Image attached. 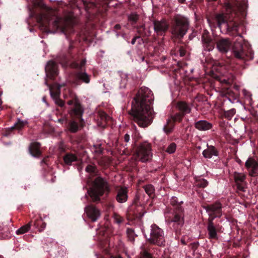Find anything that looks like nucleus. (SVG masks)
<instances>
[{
	"label": "nucleus",
	"instance_id": "11",
	"mask_svg": "<svg viewBox=\"0 0 258 258\" xmlns=\"http://www.w3.org/2000/svg\"><path fill=\"white\" fill-rule=\"evenodd\" d=\"M220 81L223 84V85H225L226 86L225 87H224V90L223 91V96L227 98L231 103L238 102L239 87L237 86H234L233 88L235 90V91H234L231 89L226 87L229 86L231 84V81L223 79H220Z\"/></svg>",
	"mask_w": 258,
	"mask_h": 258
},
{
	"label": "nucleus",
	"instance_id": "10",
	"mask_svg": "<svg viewBox=\"0 0 258 258\" xmlns=\"http://www.w3.org/2000/svg\"><path fill=\"white\" fill-rule=\"evenodd\" d=\"M136 158L142 162L149 161L152 157L151 145L148 142H143L137 148L135 152Z\"/></svg>",
	"mask_w": 258,
	"mask_h": 258
},
{
	"label": "nucleus",
	"instance_id": "31",
	"mask_svg": "<svg viewBox=\"0 0 258 258\" xmlns=\"http://www.w3.org/2000/svg\"><path fill=\"white\" fill-rule=\"evenodd\" d=\"M33 226L36 228L38 229L40 232H41L44 230L46 225V223L43 221V220L41 217H39L33 221Z\"/></svg>",
	"mask_w": 258,
	"mask_h": 258
},
{
	"label": "nucleus",
	"instance_id": "25",
	"mask_svg": "<svg viewBox=\"0 0 258 258\" xmlns=\"http://www.w3.org/2000/svg\"><path fill=\"white\" fill-rule=\"evenodd\" d=\"M202 154L205 158H211L213 156H218L219 152L214 146L207 145V148L203 151Z\"/></svg>",
	"mask_w": 258,
	"mask_h": 258
},
{
	"label": "nucleus",
	"instance_id": "34",
	"mask_svg": "<svg viewBox=\"0 0 258 258\" xmlns=\"http://www.w3.org/2000/svg\"><path fill=\"white\" fill-rule=\"evenodd\" d=\"M52 25L56 29H61L63 32L66 31V27L61 26L60 19L56 17L55 19L52 22Z\"/></svg>",
	"mask_w": 258,
	"mask_h": 258
},
{
	"label": "nucleus",
	"instance_id": "44",
	"mask_svg": "<svg viewBox=\"0 0 258 258\" xmlns=\"http://www.w3.org/2000/svg\"><path fill=\"white\" fill-rule=\"evenodd\" d=\"M121 81L120 86L122 87H125L127 82V75L126 74H121Z\"/></svg>",
	"mask_w": 258,
	"mask_h": 258
},
{
	"label": "nucleus",
	"instance_id": "57",
	"mask_svg": "<svg viewBox=\"0 0 258 258\" xmlns=\"http://www.w3.org/2000/svg\"><path fill=\"white\" fill-rule=\"evenodd\" d=\"M191 37H192V35H190L189 36V38L190 39H191Z\"/></svg>",
	"mask_w": 258,
	"mask_h": 258
},
{
	"label": "nucleus",
	"instance_id": "32",
	"mask_svg": "<svg viewBox=\"0 0 258 258\" xmlns=\"http://www.w3.org/2000/svg\"><path fill=\"white\" fill-rule=\"evenodd\" d=\"M146 193L151 198H154L155 196V189L154 186L151 184H148L143 186Z\"/></svg>",
	"mask_w": 258,
	"mask_h": 258
},
{
	"label": "nucleus",
	"instance_id": "53",
	"mask_svg": "<svg viewBox=\"0 0 258 258\" xmlns=\"http://www.w3.org/2000/svg\"><path fill=\"white\" fill-rule=\"evenodd\" d=\"M180 241H181V243L183 245H186V242L185 241V237L184 236L182 237V238H181Z\"/></svg>",
	"mask_w": 258,
	"mask_h": 258
},
{
	"label": "nucleus",
	"instance_id": "29",
	"mask_svg": "<svg viewBox=\"0 0 258 258\" xmlns=\"http://www.w3.org/2000/svg\"><path fill=\"white\" fill-rule=\"evenodd\" d=\"M80 124V122L77 119H72L69 121L68 124V128L70 132L73 133L77 132L79 128L83 127Z\"/></svg>",
	"mask_w": 258,
	"mask_h": 258
},
{
	"label": "nucleus",
	"instance_id": "2",
	"mask_svg": "<svg viewBox=\"0 0 258 258\" xmlns=\"http://www.w3.org/2000/svg\"><path fill=\"white\" fill-rule=\"evenodd\" d=\"M153 100L152 91L146 87H141L134 98L129 114L141 127H147L153 122L154 118L152 107Z\"/></svg>",
	"mask_w": 258,
	"mask_h": 258
},
{
	"label": "nucleus",
	"instance_id": "12",
	"mask_svg": "<svg viewBox=\"0 0 258 258\" xmlns=\"http://www.w3.org/2000/svg\"><path fill=\"white\" fill-rule=\"evenodd\" d=\"M208 214V219L214 220L216 218H220L222 215V205L219 202H215L211 204H206L202 206Z\"/></svg>",
	"mask_w": 258,
	"mask_h": 258
},
{
	"label": "nucleus",
	"instance_id": "26",
	"mask_svg": "<svg viewBox=\"0 0 258 258\" xmlns=\"http://www.w3.org/2000/svg\"><path fill=\"white\" fill-rule=\"evenodd\" d=\"M63 160L65 165H71L73 162L78 161V158L75 154L67 152L63 155Z\"/></svg>",
	"mask_w": 258,
	"mask_h": 258
},
{
	"label": "nucleus",
	"instance_id": "5",
	"mask_svg": "<svg viewBox=\"0 0 258 258\" xmlns=\"http://www.w3.org/2000/svg\"><path fill=\"white\" fill-rule=\"evenodd\" d=\"M172 208H167L165 213L169 224L172 223V228L175 233L176 239H179V236L183 233V226L184 223V209L182 207V201H179L176 197H172L170 201Z\"/></svg>",
	"mask_w": 258,
	"mask_h": 258
},
{
	"label": "nucleus",
	"instance_id": "20",
	"mask_svg": "<svg viewBox=\"0 0 258 258\" xmlns=\"http://www.w3.org/2000/svg\"><path fill=\"white\" fill-rule=\"evenodd\" d=\"M112 121V118L104 111H99L97 119V124L102 128H105Z\"/></svg>",
	"mask_w": 258,
	"mask_h": 258
},
{
	"label": "nucleus",
	"instance_id": "40",
	"mask_svg": "<svg viewBox=\"0 0 258 258\" xmlns=\"http://www.w3.org/2000/svg\"><path fill=\"white\" fill-rule=\"evenodd\" d=\"M235 113V109L234 108H232L227 111H224V115L226 118L228 119H230Z\"/></svg>",
	"mask_w": 258,
	"mask_h": 258
},
{
	"label": "nucleus",
	"instance_id": "41",
	"mask_svg": "<svg viewBox=\"0 0 258 258\" xmlns=\"http://www.w3.org/2000/svg\"><path fill=\"white\" fill-rule=\"evenodd\" d=\"M176 149V144L175 143H172L168 146L166 150V151L169 154H172L175 152Z\"/></svg>",
	"mask_w": 258,
	"mask_h": 258
},
{
	"label": "nucleus",
	"instance_id": "60",
	"mask_svg": "<svg viewBox=\"0 0 258 258\" xmlns=\"http://www.w3.org/2000/svg\"><path fill=\"white\" fill-rule=\"evenodd\" d=\"M43 161L44 162H45V159H43Z\"/></svg>",
	"mask_w": 258,
	"mask_h": 258
},
{
	"label": "nucleus",
	"instance_id": "17",
	"mask_svg": "<svg viewBox=\"0 0 258 258\" xmlns=\"http://www.w3.org/2000/svg\"><path fill=\"white\" fill-rule=\"evenodd\" d=\"M85 212L92 222L96 221L100 216V211L93 205L87 206L85 208Z\"/></svg>",
	"mask_w": 258,
	"mask_h": 258
},
{
	"label": "nucleus",
	"instance_id": "19",
	"mask_svg": "<svg viewBox=\"0 0 258 258\" xmlns=\"http://www.w3.org/2000/svg\"><path fill=\"white\" fill-rule=\"evenodd\" d=\"M246 7L244 4H241L238 1L235 2L234 5L230 3L227 4V9L232 13V15L233 13L235 16L237 15V12L243 15L245 13Z\"/></svg>",
	"mask_w": 258,
	"mask_h": 258
},
{
	"label": "nucleus",
	"instance_id": "27",
	"mask_svg": "<svg viewBox=\"0 0 258 258\" xmlns=\"http://www.w3.org/2000/svg\"><path fill=\"white\" fill-rule=\"evenodd\" d=\"M40 144L38 142L32 143L29 146L30 153L34 157H38L41 155L40 150Z\"/></svg>",
	"mask_w": 258,
	"mask_h": 258
},
{
	"label": "nucleus",
	"instance_id": "1",
	"mask_svg": "<svg viewBox=\"0 0 258 258\" xmlns=\"http://www.w3.org/2000/svg\"><path fill=\"white\" fill-rule=\"evenodd\" d=\"M215 21L218 27L221 28L222 25H225V28L230 34L238 36L232 45L228 39H220L216 43L218 51L225 54L232 48V53L234 57L244 63L241 66L242 69L246 68L247 64L246 62L253 59L254 52L248 42L238 33L239 24L237 19L228 21L227 16L222 14L216 15Z\"/></svg>",
	"mask_w": 258,
	"mask_h": 258
},
{
	"label": "nucleus",
	"instance_id": "3",
	"mask_svg": "<svg viewBox=\"0 0 258 258\" xmlns=\"http://www.w3.org/2000/svg\"><path fill=\"white\" fill-rule=\"evenodd\" d=\"M74 47L73 44L70 43L68 52L60 54L57 58L58 61L64 67L70 66L72 69L76 70L74 73V84L80 85L82 83L89 84L91 80V75H88L83 69L86 62V59H82L80 63L73 60L74 56L72 51Z\"/></svg>",
	"mask_w": 258,
	"mask_h": 258
},
{
	"label": "nucleus",
	"instance_id": "7",
	"mask_svg": "<svg viewBox=\"0 0 258 258\" xmlns=\"http://www.w3.org/2000/svg\"><path fill=\"white\" fill-rule=\"evenodd\" d=\"M189 27L188 19L183 16H175L171 23V33L177 39H181L187 32Z\"/></svg>",
	"mask_w": 258,
	"mask_h": 258
},
{
	"label": "nucleus",
	"instance_id": "15",
	"mask_svg": "<svg viewBox=\"0 0 258 258\" xmlns=\"http://www.w3.org/2000/svg\"><path fill=\"white\" fill-rule=\"evenodd\" d=\"M115 199L119 203H124L128 199V189L125 186H118L115 189Z\"/></svg>",
	"mask_w": 258,
	"mask_h": 258
},
{
	"label": "nucleus",
	"instance_id": "36",
	"mask_svg": "<svg viewBox=\"0 0 258 258\" xmlns=\"http://www.w3.org/2000/svg\"><path fill=\"white\" fill-rule=\"evenodd\" d=\"M170 123V120H168L167 124L165 125L163 127L164 132L167 135L170 134L172 132L174 126L173 123L169 124Z\"/></svg>",
	"mask_w": 258,
	"mask_h": 258
},
{
	"label": "nucleus",
	"instance_id": "55",
	"mask_svg": "<svg viewBox=\"0 0 258 258\" xmlns=\"http://www.w3.org/2000/svg\"><path fill=\"white\" fill-rule=\"evenodd\" d=\"M121 26L119 24H116L114 27V30H118L120 29Z\"/></svg>",
	"mask_w": 258,
	"mask_h": 258
},
{
	"label": "nucleus",
	"instance_id": "52",
	"mask_svg": "<svg viewBox=\"0 0 258 258\" xmlns=\"http://www.w3.org/2000/svg\"><path fill=\"white\" fill-rule=\"evenodd\" d=\"M140 38V36H136L134 37L133 38V39H132V41H131V43H132L133 45L135 44V43H136V41L137 39H138V38Z\"/></svg>",
	"mask_w": 258,
	"mask_h": 258
},
{
	"label": "nucleus",
	"instance_id": "37",
	"mask_svg": "<svg viewBox=\"0 0 258 258\" xmlns=\"http://www.w3.org/2000/svg\"><path fill=\"white\" fill-rule=\"evenodd\" d=\"M139 16L136 13H131L128 16V20L132 23V25L135 24L139 20Z\"/></svg>",
	"mask_w": 258,
	"mask_h": 258
},
{
	"label": "nucleus",
	"instance_id": "47",
	"mask_svg": "<svg viewBox=\"0 0 258 258\" xmlns=\"http://www.w3.org/2000/svg\"><path fill=\"white\" fill-rule=\"evenodd\" d=\"M113 218H114V220L115 222L117 223V224H120L123 221V218L121 217V216H120L119 215H118L117 214H114Z\"/></svg>",
	"mask_w": 258,
	"mask_h": 258
},
{
	"label": "nucleus",
	"instance_id": "24",
	"mask_svg": "<svg viewBox=\"0 0 258 258\" xmlns=\"http://www.w3.org/2000/svg\"><path fill=\"white\" fill-rule=\"evenodd\" d=\"M195 127L200 131H206L211 129L213 124L205 120H201L195 122Z\"/></svg>",
	"mask_w": 258,
	"mask_h": 258
},
{
	"label": "nucleus",
	"instance_id": "58",
	"mask_svg": "<svg viewBox=\"0 0 258 258\" xmlns=\"http://www.w3.org/2000/svg\"><path fill=\"white\" fill-rule=\"evenodd\" d=\"M201 98H203V99H204V98H205V97H204L203 96H201Z\"/></svg>",
	"mask_w": 258,
	"mask_h": 258
},
{
	"label": "nucleus",
	"instance_id": "22",
	"mask_svg": "<svg viewBox=\"0 0 258 258\" xmlns=\"http://www.w3.org/2000/svg\"><path fill=\"white\" fill-rule=\"evenodd\" d=\"M245 179V176L240 173L235 172L234 174V179L236 185L237 189L241 191H244L245 186L244 182Z\"/></svg>",
	"mask_w": 258,
	"mask_h": 258
},
{
	"label": "nucleus",
	"instance_id": "33",
	"mask_svg": "<svg viewBox=\"0 0 258 258\" xmlns=\"http://www.w3.org/2000/svg\"><path fill=\"white\" fill-rule=\"evenodd\" d=\"M33 220H31L27 224L21 227L16 231V234L18 235L23 234L28 232L31 226H33Z\"/></svg>",
	"mask_w": 258,
	"mask_h": 258
},
{
	"label": "nucleus",
	"instance_id": "46",
	"mask_svg": "<svg viewBox=\"0 0 258 258\" xmlns=\"http://www.w3.org/2000/svg\"><path fill=\"white\" fill-rule=\"evenodd\" d=\"M93 147L94 148V151L96 153L101 154L102 153L103 148L101 147V144L95 145H94Z\"/></svg>",
	"mask_w": 258,
	"mask_h": 258
},
{
	"label": "nucleus",
	"instance_id": "54",
	"mask_svg": "<svg viewBox=\"0 0 258 258\" xmlns=\"http://www.w3.org/2000/svg\"><path fill=\"white\" fill-rule=\"evenodd\" d=\"M111 258H122L120 254H111L110 255Z\"/></svg>",
	"mask_w": 258,
	"mask_h": 258
},
{
	"label": "nucleus",
	"instance_id": "56",
	"mask_svg": "<svg viewBox=\"0 0 258 258\" xmlns=\"http://www.w3.org/2000/svg\"><path fill=\"white\" fill-rule=\"evenodd\" d=\"M178 2L180 4H184L185 2V0H178Z\"/></svg>",
	"mask_w": 258,
	"mask_h": 258
},
{
	"label": "nucleus",
	"instance_id": "59",
	"mask_svg": "<svg viewBox=\"0 0 258 258\" xmlns=\"http://www.w3.org/2000/svg\"><path fill=\"white\" fill-rule=\"evenodd\" d=\"M208 1H211V2H212V1H216V0H208Z\"/></svg>",
	"mask_w": 258,
	"mask_h": 258
},
{
	"label": "nucleus",
	"instance_id": "38",
	"mask_svg": "<svg viewBox=\"0 0 258 258\" xmlns=\"http://www.w3.org/2000/svg\"><path fill=\"white\" fill-rule=\"evenodd\" d=\"M126 234L130 241L134 242L136 236L134 230L132 228H128L126 230Z\"/></svg>",
	"mask_w": 258,
	"mask_h": 258
},
{
	"label": "nucleus",
	"instance_id": "9",
	"mask_svg": "<svg viewBox=\"0 0 258 258\" xmlns=\"http://www.w3.org/2000/svg\"><path fill=\"white\" fill-rule=\"evenodd\" d=\"M146 238L149 243L158 246H164L165 244L163 230L155 224L151 225L149 237Z\"/></svg>",
	"mask_w": 258,
	"mask_h": 258
},
{
	"label": "nucleus",
	"instance_id": "49",
	"mask_svg": "<svg viewBox=\"0 0 258 258\" xmlns=\"http://www.w3.org/2000/svg\"><path fill=\"white\" fill-rule=\"evenodd\" d=\"M55 102L56 104L58 105L59 106L62 107L64 105V102L59 98H57V99L55 100Z\"/></svg>",
	"mask_w": 258,
	"mask_h": 258
},
{
	"label": "nucleus",
	"instance_id": "4",
	"mask_svg": "<svg viewBox=\"0 0 258 258\" xmlns=\"http://www.w3.org/2000/svg\"><path fill=\"white\" fill-rule=\"evenodd\" d=\"M85 170L89 174L90 178L97 176L92 181L87 192L93 202H99L102 196L104 194L107 195L110 192V185L105 178L97 176L98 171L96 166L88 165Z\"/></svg>",
	"mask_w": 258,
	"mask_h": 258
},
{
	"label": "nucleus",
	"instance_id": "28",
	"mask_svg": "<svg viewBox=\"0 0 258 258\" xmlns=\"http://www.w3.org/2000/svg\"><path fill=\"white\" fill-rule=\"evenodd\" d=\"M176 108L179 112L185 115L186 114L189 113L191 111V108L189 105L184 101H179L177 103Z\"/></svg>",
	"mask_w": 258,
	"mask_h": 258
},
{
	"label": "nucleus",
	"instance_id": "39",
	"mask_svg": "<svg viewBox=\"0 0 258 258\" xmlns=\"http://www.w3.org/2000/svg\"><path fill=\"white\" fill-rule=\"evenodd\" d=\"M184 115L180 112H177L174 115L171 116V119L174 122H180L182 121Z\"/></svg>",
	"mask_w": 258,
	"mask_h": 258
},
{
	"label": "nucleus",
	"instance_id": "30",
	"mask_svg": "<svg viewBox=\"0 0 258 258\" xmlns=\"http://www.w3.org/2000/svg\"><path fill=\"white\" fill-rule=\"evenodd\" d=\"M26 122L21 121L20 120H18V122H16L14 126H12L10 128H9L6 131V135H9L13 131L15 130H20L24 127V126L26 125Z\"/></svg>",
	"mask_w": 258,
	"mask_h": 258
},
{
	"label": "nucleus",
	"instance_id": "50",
	"mask_svg": "<svg viewBox=\"0 0 258 258\" xmlns=\"http://www.w3.org/2000/svg\"><path fill=\"white\" fill-rule=\"evenodd\" d=\"M179 55L181 57L184 56L186 53V50L183 47H180L179 49Z\"/></svg>",
	"mask_w": 258,
	"mask_h": 258
},
{
	"label": "nucleus",
	"instance_id": "6",
	"mask_svg": "<svg viewBox=\"0 0 258 258\" xmlns=\"http://www.w3.org/2000/svg\"><path fill=\"white\" fill-rule=\"evenodd\" d=\"M36 10H31L30 16L34 18L45 31L50 30V20L56 15V11L45 5L42 0H34Z\"/></svg>",
	"mask_w": 258,
	"mask_h": 258
},
{
	"label": "nucleus",
	"instance_id": "16",
	"mask_svg": "<svg viewBox=\"0 0 258 258\" xmlns=\"http://www.w3.org/2000/svg\"><path fill=\"white\" fill-rule=\"evenodd\" d=\"M45 72L48 78L54 80L58 74L57 63L52 60L49 61L45 67Z\"/></svg>",
	"mask_w": 258,
	"mask_h": 258
},
{
	"label": "nucleus",
	"instance_id": "42",
	"mask_svg": "<svg viewBox=\"0 0 258 258\" xmlns=\"http://www.w3.org/2000/svg\"><path fill=\"white\" fill-rule=\"evenodd\" d=\"M50 95L51 97L55 100L57 98H59V88H58L56 90L53 91L50 88Z\"/></svg>",
	"mask_w": 258,
	"mask_h": 258
},
{
	"label": "nucleus",
	"instance_id": "8",
	"mask_svg": "<svg viewBox=\"0 0 258 258\" xmlns=\"http://www.w3.org/2000/svg\"><path fill=\"white\" fill-rule=\"evenodd\" d=\"M69 105L72 106L69 110V114L72 119H77L82 126L85 125V121L82 118L84 109L79 99L76 97L69 100L67 102Z\"/></svg>",
	"mask_w": 258,
	"mask_h": 258
},
{
	"label": "nucleus",
	"instance_id": "45",
	"mask_svg": "<svg viewBox=\"0 0 258 258\" xmlns=\"http://www.w3.org/2000/svg\"><path fill=\"white\" fill-rule=\"evenodd\" d=\"M242 93L245 97V100H247L249 103H250V102L252 100L251 97V94L250 93L245 90H243Z\"/></svg>",
	"mask_w": 258,
	"mask_h": 258
},
{
	"label": "nucleus",
	"instance_id": "13",
	"mask_svg": "<svg viewBox=\"0 0 258 258\" xmlns=\"http://www.w3.org/2000/svg\"><path fill=\"white\" fill-rule=\"evenodd\" d=\"M222 226L219 224L215 223L214 220H207V229L208 238L209 240H217L219 238V233L222 232Z\"/></svg>",
	"mask_w": 258,
	"mask_h": 258
},
{
	"label": "nucleus",
	"instance_id": "48",
	"mask_svg": "<svg viewBox=\"0 0 258 258\" xmlns=\"http://www.w3.org/2000/svg\"><path fill=\"white\" fill-rule=\"evenodd\" d=\"M138 29V33L141 36H143L145 33V25H142L140 26H139L137 27Z\"/></svg>",
	"mask_w": 258,
	"mask_h": 258
},
{
	"label": "nucleus",
	"instance_id": "51",
	"mask_svg": "<svg viewBox=\"0 0 258 258\" xmlns=\"http://www.w3.org/2000/svg\"><path fill=\"white\" fill-rule=\"evenodd\" d=\"M130 140V135L128 134H126L124 137H123V141L125 143H127ZM127 144H125V146H126Z\"/></svg>",
	"mask_w": 258,
	"mask_h": 258
},
{
	"label": "nucleus",
	"instance_id": "21",
	"mask_svg": "<svg viewBox=\"0 0 258 258\" xmlns=\"http://www.w3.org/2000/svg\"><path fill=\"white\" fill-rule=\"evenodd\" d=\"M202 40L203 46L206 50L210 51L215 47V42L212 38L205 32L202 35Z\"/></svg>",
	"mask_w": 258,
	"mask_h": 258
},
{
	"label": "nucleus",
	"instance_id": "14",
	"mask_svg": "<svg viewBox=\"0 0 258 258\" xmlns=\"http://www.w3.org/2000/svg\"><path fill=\"white\" fill-rule=\"evenodd\" d=\"M154 30L158 36H164L169 27V25L166 19L155 20L153 22Z\"/></svg>",
	"mask_w": 258,
	"mask_h": 258
},
{
	"label": "nucleus",
	"instance_id": "23",
	"mask_svg": "<svg viewBox=\"0 0 258 258\" xmlns=\"http://www.w3.org/2000/svg\"><path fill=\"white\" fill-rule=\"evenodd\" d=\"M85 11L89 14H93L97 11V5L94 2L80 0Z\"/></svg>",
	"mask_w": 258,
	"mask_h": 258
},
{
	"label": "nucleus",
	"instance_id": "18",
	"mask_svg": "<svg viewBox=\"0 0 258 258\" xmlns=\"http://www.w3.org/2000/svg\"><path fill=\"white\" fill-rule=\"evenodd\" d=\"M245 166L251 176H258V163L252 158H249L245 163Z\"/></svg>",
	"mask_w": 258,
	"mask_h": 258
},
{
	"label": "nucleus",
	"instance_id": "43",
	"mask_svg": "<svg viewBox=\"0 0 258 258\" xmlns=\"http://www.w3.org/2000/svg\"><path fill=\"white\" fill-rule=\"evenodd\" d=\"M140 253L142 256L141 258H153L152 254L145 248L143 249Z\"/></svg>",
	"mask_w": 258,
	"mask_h": 258
},
{
	"label": "nucleus",
	"instance_id": "35",
	"mask_svg": "<svg viewBox=\"0 0 258 258\" xmlns=\"http://www.w3.org/2000/svg\"><path fill=\"white\" fill-rule=\"evenodd\" d=\"M195 185L200 188H205L208 184V181L204 178L197 179L195 182Z\"/></svg>",
	"mask_w": 258,
	"mask_h": 258
}]
</instances>
